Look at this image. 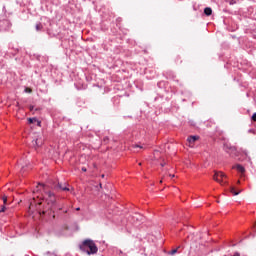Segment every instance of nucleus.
Here are the masks:
<instances>
[{"instance_id": "f257e3e1", "label": "nucleus", "mask_w": 256, "mask_h": 256, "mask_svg": "<svg viewBox=\"0 0 256 256\" xmlns=\"http://www.w3.org/2000/svg\"><path fill=\"white\" fill-rule=\"evenodd\" d=\"M80 249L88 255H95L98 251L97 245H95V242L91 240H85L82 245H80Z\"/></svg>"}, {"instance_id": "f03ea898", "label": "nucleus", "mask_w": 256, "mask_h": 256, "mask_svg": "<svg viewBox=\"0 0 256 256\" xmlns=\"http://www.w3.org/2000/svg\"><path fill=\"white\" fill-rule=\"evenodd\" d=\"M214 181L219 183L220 185H225L227 182L224 179H227V175L223 172L215 171L213 175Z\"/></svg>"}, {"instance_id": "7ed1b4c3", "label": "nucleus", "mask_w": 256, "mask_h": 256, "mask_svg": "<svg viewBox=\"0 0 256 256\" xmlns=\"http://www.w3.org/2000/svg\"><path fill=\"white\" fill-rule=\"evenodd\" d=\"M46 195H47V197H48V198L46 199L48 205H54V203H55V201H56V199H55V194H53L52 192H48V193H46Z\"/></svg>"}, {"instance_id": "20e7f679", "label": "nucleus", "mask_w": 256, "mask_h": 256, "mask_svg": "<svg viewBox=\"0 0 256 256\" xmlns=\"http://www.w3.org/2000/svg\"><path fill=\"white\" fill-rule=\"evenodd\" d=\"M232 169H236V171H238V173H241V175L245 173V167H243L241 164L233 166Z\"/></svg>"}, {"instance_id": "39448f33", "label": "nucleus", "mask_w": 256, "mask_h": 256, "mask_svg": "<svg viewBox=\"0 0 256 256\" xmlns=\"http://www.w3.org/2000/svg\"><path fill=\"white\" fill-rule=\"evenodd\" d=\"M32 145L35 149H37V147H41V145H43V140L41 139L33 140Z\"/></svg>"}, {"instance_id": "423d86ee", "label": "nucleus", "mask_w": 256, "mask_h": 256, "mask_svg": "<svg viewBox=\"0 0 256 256\" xmlns=\"http://www.w3.org/2000/svg\"><path fill=\"white\" fill-rule=\"evenodd\" d=\"M189 145H193V143H195V141H199V136H190L187 139Z\"/></svg>"}, {"instance_id": "0eeeda50", "label": "nucleus", "mask_w": 256, "mask_h": 256, "mask_svg": "<svg viewBox=\"0 0 256 256\" xmlns=\"http://www.w3.org/2000/svg\"><path fill=\"white\" fill-rule=\"evenodd\" d=\"M204 13L207 15V17H209V15L213 13V10L210 7H207L204 9Z\"/></svg>"}, {"instance_id": "6e6552de", "label": "nucleus", "mask_w": 256, "mask_h": 256, "mask_svg": "<svg viewBox=\"0 0 256 256\" xmlns=\"http://www.w3.org/2000/svg\"><path fill=\"white\" fill-rule=\"evenodd\" d=\"M59 189L62 191H69V188H67V184H58Z\"/></svg>"}, {"instance_id": "1a4fd4ad", "label": "nucleus", "mask_w": 256, "mask_h": 256, "mask_svg": "<svg viewBox=\"0 0 256 256\" xmlns=\"http://www.w3.org/2000/svg\"><path fill=\"white\" fill-rule=\"evenodd\" d=\"M230 192L233 193L234 195H239V193L241 192V190L236 191V190H235V187H231V188H230Z\"/></svg>"}, {"instance_id": "9d476101", "label": "nucleus", "mask_w": 256, "mask_h": 256, "mask_svg": "<svg viewBox=\"0 0 256 256\" xmlns=\"http://www.w3.org/2000/svg\"><path fill=\"white\" fill-rule=\"evenodd\" d=\"M43 29V25L41 23L36 24V31H41Z\"/></svg>"}, {"instance_id": "9b49d317", "label": "nucleus", "mask_w": 256, "mask_h": 256, "mask_svg": "<svg viewBox=\"0 0 256 256\" xmlns=\"http://www.w3.org/2000/svg\"><path fill=\"white\" fill-rule=\"evenodd\" d=\"M28 123H37V118H29Z\"/></svg>"}, {"instance_id": "f8f14e48", "label": "nucleus", "mask_w": 256, "mask_h": 256, "mask_svg": "<svg viewBox=\"0 0 256 256\" xmlns=\"http://www.w3.org/2000/svg\"><path fill=\"white\" fill-rule=\"evenodd\" d=\"M35 198H33V201L30 203V207L29 209H33V207H35Z\"/></svg>"}, {"instance_id": "ddd939ff", "label": "nucleus", "mask_w": 256, "mask_h": 256, "mask_svg": "<svg viewBox=\"0 0 256 256\" xmlns=\"http://www.w3.org/2000/svg\"><path fill=\"white\" fill-rule=\"evenodd\" d=\"M2 200H3L4 205H7V196L6 195H4L2 197Z\"/></svg>"}, {"instance_id": "4468645a", "label": "nucleus", "mask_w": 256, "mask_h": 256, "mask_svg": "<svg viewBox=\"0 0 256 256\" xmlns=\"http://www.w3.org/2000/svg\"><path fill=\"white\" fill-rule=\"evenodd\" d=\"M177 249H178V248L173 249L171 252H169V255H175V254L177 253Z\"/></svg>"}, {"instance_id": "2eb2a0df", "label": "nucleus", "mask_w": 256, "mask_h": 256, "mask_svg": "<svg viewBox=\"0 0 256 256\" xmlns=\"http://www.w3.org/2000/svg\"><path fill=\"white\" fill-rule=\"evenodd\" d=\"M33 90H31V88H25V93H32Z\"/></svg>"}, {"instance_id": "dca6fc26", "label": "nucleus", "mask_w": 256, "mask_h": 256, "mask_svg": "<svg viewBox=\"0 0 256 256\" xmlns=\"http://www.w3.org/2000/svg\"><path fill=\"white\" fill-rule=\"evenodd\" d=\"M158 157H159V151H156V152L154 153V159H158Z\"/></svg>"}, {"instance_id": "f3484780", "label": "nucleus", "mask_w": 256, "mask_h": 256, "mask_svg": "<svg viewBox=\"0 0 256 256\" xmlns=\"http://www.w3.org/2000/svg\"><path fill=\"white\" fill-rule=\"evenodd\" d=\"M5 206H3L2 208H1V210H0V213H5Z\"/></svg>"}, {"instance_id": "a211bd4d", "label": "nucleus", "mask_w": 256, "mask_h": 256, "mask_svg": "<svg viewBox=\"0 0 256 256\" xmlns=\"http://www.w3.org/2000/svg\"><path fill=\"white\" fill-rule=\"evenodd\" d=\"M252 120L256 121V113L252 115Z\"/></svg>"}, {"instance_id": "6ab92c4d", "label": "nucleus", "mask_w": 256, "mask_h": 256, "mask_svg": "<svg viewBox=\"0 0 256 256\" xmlns=\"http://www.w3.org/2000/svg\"><path fill=\"white\" fill-rule=\"evenodd\" d=\"M36 123H37L38 127H41V121L37 120Z\"/></svg>"}, {"instance_id": "aec40b11", "label": "nucleus", "mask_w": 256, "mask_h": 256, "mask_svg": "<svg viewBox=\"0 0 256 256\" xmlns=\"http://www.w3.org/2000/svg\"><path fill=\"white\" fill-rule=\"evenodd\" d=\"M135 147H138L139 149H143V146L136 145Z\"/></svg>"}, {"instance_id": "412c9836", "label": "nucleus", "mask_w": 256, "mask_h": 256, "mask_svg": "<svg viewBox=\"0 0 256 256\" xmlns=\"http://www.w3.org/2000/svg\"><path fill=\"white\" fill-rule=\"evenodd\" d=\"M82 171H84V172L87 171V168L83 167V168H82Z\"/></svg>"}, {"instance_id": "4be33fe9", "label": "nucleus", "mask_w": 256, "mask_h": 256, "mask_svg": "<svg viewBox=\"0 0 256 256\" xmlns=\"http://www.w3.org/2000/svg\"><path fill=\"white\" fill-rule=\"evenodd\" d=\"M161 167H165V163H161Z\"/></svg>"}, {"instance_id": "5701e85b", "label": "nucleus", "mask_w": 256, "mask_h": 256, "mask_svg": "<svg viewBox=\"0 0 256 256\" xmlns=\"http://www.w3.org/2000/svg\"><path fill=\"white\" fill-rule=\"evenodd\" d=\"M30 111H33V106H30Z\"/></svg>"}, {"instance_id": "b1692460", "label": "nucleus", "mask_w": 256, "mask_h": 256, "mask_svg": "<svg viewBox=\"0 0 256 256\" xmlns=\"http://www.w3.org/2000/svg\"><path fill=\"white\" fill-rule=\"evenodd\" d=\"M170 177H172V178L175 177V174H173V175L170 174Z\"/></svg>"}, {"instance_id": "393cba45", "label": "nucleus", "mask_w": 256, "mask_h": 256, "mask_svg": "<svg viewBox=\"0 0 256 256\" xmlns=\"http://www.w3.org/2000/svg\"><path fill=\"white\" fill-rule=\"evenodd\" d=\"M81 208H76V211H80Z\"/></svg>"}, {"instance_id": "a878e982", "label": "nucleus", "mask_w": 256, "mask_h": 256, "mask_svg": "<svg viewBox=\"0 0 256 256\" xmlns=\"http://www.w3.org/2000/svg\"><path fill=\"white\" fill-rule=\"evenodd\" d=\"M37 205H41V202H38V204Z\"/></svg>"}, {"instance_id": "bb28decb", "label": "nucleus", "mask_w": 256, "mask_h": 256, "mask_svg": "<svg viewBox=\"0 0 256 256\" xmlns=\"http://www.w3.org/2000/svg\"><path fill=\"white\" fill-rule=\"evenodd\" d=\"M160 183H163V180H161Z\"/></svg>"}]
</instances>
